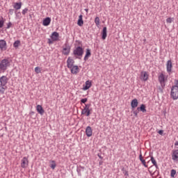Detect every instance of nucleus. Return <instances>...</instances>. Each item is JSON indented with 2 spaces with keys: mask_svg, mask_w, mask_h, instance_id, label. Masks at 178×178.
<instances>
[{
  "mask_svg": "<svg viewBox=\"0 0 178 178\" xmlns=\"http://www.w3.org/2000/svg\"><path fill=\"white\" fill-rule=\"evenodd\" d=\"M26 166H29V159H27V157H24L22 159L21 168L24 169Z\"/></svg>",
  "mask_w": 178,
  "mask_h": 178,
  "instance_id": "1a4fd4ad",
  "label": "nucleus"
},
{
  "mask_svg": "<svg viewBox=\"0 0 178 178\" xmlns=\"http://www.w3.org/2000/svg\"><path fill=\"white\" fill-rule=\"evenodd\" d=\"M8 88V86L6 85H2L0 83V92L1 94H5V90Z\"/></svg>",
  "mask_w": 178,
  "mask_h": 178,
  "instance_id": "a878e982",
  "label": "nucleus"
},
{
  "mask_svg": "<svg viewBox=\"0 0 178 178\" xmlns=\"http://www.w3.org/2000/svg\"><path fill=\"white\" fill-rule=\"evenodd\" d=\"M11 26H12V22H8L7 24L6 29H10Z\"/></svg>",
  "mask_w": 178,
  "mask_h": 178,
  "instance_id": "79ce46f5",
  "label": "nucleus"
},
{
  "mask_svg": "<svg viewBox=\"0 0 178 178\" xmlns=\"http://www.w3.org/2000/svg\"><path fill=\"white\" fill-rule=\"evenodd\" d=\"M81 169H84V167L81 166Z\"/></svg>",
  "mask_w": 178,
  "mask_h": 178,
  "instance_id": "864d4df0",
  "label": "nucleus"
},
{
  "mask_svg": "<svg viewBox=\"0 0 178 178\" xmlns=\"http://www.w3.org/2000/svg\"><path fill=\"white\" fill-rule=\"evenodd\" d=\"M150 161L153 163L154 166H155V168H156V169H158V163H156V161L155 160V159L154 158L153 156H151Z\"/></svg>",
  "mask_w": 178,
  "mask_h": 178,
  "instance_id": "bb28decb",
  "label": "nucleus"
},
{
  "mask_svg": "<svg viewBox=\"0 0 178 178\" xmlns=\"http://www.w3.org/2000/svg\"><path fill=\"white\" fill-rule=\"evenodd\" d=\"M97 156L99 158V159H104V157H102L99 154H97Z\"/></svg>",
  "mask_w": 178,
  "mask_h": 178,
  "instance_id": "c03bdc74",
  "label": "nucleus"
},
{
  "mask_svg": "<svg viewBox=\"0 0 178 178\" xmlns=\"http://www.w3.org/2000/svg\"><path fill=\"white\" fill-rule=\"evenodd\" d=\"M175 145H178V141L175 142Z\"/></svg>",
  "mask_w": 178,
  "mask_h": 178,
  "instance_id": "8fccbe9b",
  "label": "nucleus"
},
{
  "mask_svg": "<svg viewBox=\"0 0 178 178\" xmlns=\"http://www.w3.org/2000/svg\"><path fill=\"white\" fill-rule=\"evenodd\" d=\"M2 20H0V29H2L3 27V23H5V21H3V17H1Z\"/></svg>",
  "mask_w": 178,
  "mask_h": 178,
  "instance_id": "c9c22d12",
  "label": "nucleus"
},
{
  "mask_svg": "<svg viewBox=\"0 0 178 178\" xmlns=\"http://www.w3.org/2000/svg\"><path fill=\"white\" fill-rule=\"evenodd\" d=\"M122 172H123L124 176H126V178H127V177L129 176V171L124 170V168H123L122 169Z\"/></svg>",
  "mask_w": 178,
  "mask_h": 178,
  "instance_id": "72a5a7b5",
  "label": "nucleus"
},
{
  "mask_svg": "<svg viewBox=\"0 0 178 178\" xmlns=\"http://www.w3.org/2000/svg\"><path fill=\"white\" fill-rule=\"evenodd\" d=\"M175 20V18H172V17H168L167 19H166V22L167 23H172V22Z\"/></svg>",
  "mask_w": 178,
  "mask_h": 178,
  "instance_id": "e433bc0d",
  "label": "nucleus"
},
{
  "mask_svg": "<svg viewBox=\"0 0 178 178\" xmlns=\"http://www.w3.org/2000/svg\"><path fill=\"white\" fill-rule=\"evenodd\" d=\"M86 12H88V9L86 8L85 9Z\"/></svg>",
  "mask_w": 178,
  "mask_h": 178,
  "instance_id": "3c124183",
  "label": "nucleus"
},
{
  "mask_svg": "<svg viewBox=\"0 0 178 178\" xmlns=\"http://www.w3.org/2000/svg\"><path fill=\"white\" fill-rule=\"evenodd\" d=\"M87 101H88V99L87 98L82 99L81 100V104H86V102H87Z\"/></svg>",
  "mask_w": 178,
  "mask_h": 178,
  "instance_id": "ea45409f",
  "label": "nucleus"
},
{
  "mask_svg": "<svg viewBox=\"0 0 178 178\" xmlns=\"http://www.w3.org/2000/svg\"><path fill=\"white\" fill-rule=\"evenodd\" d=\"M140 112V110H138V108H137L136 110L134 111L133 113L135 116V118H138V113Z\"/></svg>",
  "mask_w": 178,
  "mask_h": 178,
  "instance_id": "2f4dec72",
  "label": "nucleus"
},
{
  "mask_svg": "<svg viewBox=\"0 0 178 178\" xmlns=\"http://www.w3.org/2000/svg\"><path fill=\"white\" fill-rule=\"evenodd\" d=\"M19 45H20V40H16L13 44L14 48H17Z\"/></svg>",
  "mask_w": 178,
  "mask_h": 178,
  "instance_id": "7c9ffc66",
  "label": "nucleus"
},
{
  "mask_svg": "<svg viewBox=\"0 0 178 178\" xmlns=\"http://www.w3.org/2000/svg\"><path fill=\"white\" fill-rule=\"evenodd\" d=\"M159 81L162 87V88H160V90L161 91V92H163V88L165 86V75L163 74V73L160 74V75L159 76Z\"/></svg>",
  "mask_w": 178,
  "mask_h": 178,
  "instance_id": "39448f33",
  "label": "nucleus"
},
{
  "mask_svg": "<svg viewBox=\"0 0 178 178\" xmlns=\"http://www.w3.org/2000/svg\"><path fill=\"white\" fill-rule=\"evenodd\" d=\"M175 175H176V170H172L170 174L171 177H175Z\"/></svg>",
  "mask_w": 178,
  "mask_h": 178,
  "instance_id": "4c0bfd02",
  "label": "nucleus"
},
{
  "mask_svg": "<svg viewBox=\"0 0 178 178\" xmlns=\"http://www.w3.org/2000/svg\"><path fill=\"white\" fill-rule=\"evenodd\" d=\"M70 49H72V47L69 45V43H65L63 47L62 54L63 55H65L67 56L69 54H70Z\"/></svg>",
  "mask_w": 178,
  "mask_h": 178,
  "instance_id": "20e7f679",
  "label": "nucleus"
},
{
  "mask_svg": "<svg viewBox=\"0 0 178 178\" xmlns=\"http://www.w3.org/2000/svg\"><path fill=\"white\" fill-rule=\"evenodd\" d=\"M77 172H78V173H80V170L78 169V170H77Z\"/></svg>",
  "mask_w": 178,
  "mask_h": 178,
  "instance_id": "603ef678",
  "label": "nucleus"
},
{
  "mask_svg": "<svg viewBox=\"0 0 178 178\" xmlns=\"http://www.w3.org/2000/svg\"><path fill=\"white\" fill-rule=\"evenodd\" d=\"M175 86H177V87H178V80L177 79L175 80Z\"/></svg>",
  "mask_w": 178,
  "mask_h": 178,
  "instance_id": "49530a36",
  "label": "nucleus"
},
{
  "mask_svg": "<svg viewBox=\"0 0 178 178\" xmlns=\"http://www.w3.org/2000/svg\"><path fill=\"white\" fill-rule=\"evenodd\" d=\"M131 106L132 111H134V108L138 106V100H137V99H134L131 102Z\"/></svg>",
  "mask_w": 178,
  "mask_h": 178,
  "instance_id": "ddd939ff",
  "label": "nucleus"
},
{
  "mask_svg": "<svg viewBox=\"0 0 178 178\" xmlns=\"http://www.w3.org/2000/svg\"><path fill=\"white\" fill-rule=\"evenodd\" d=\"M43 26H49V24H51V17H47L45 19H43V22H42Z\"/></svg>",
  "mask_w": 178,
  "mask_h": 178,
  "instance_id": "f3484780",
  "label": "nucleus"
},
{
  "mask_svg": "<svg viewBox=\"0 0 178 178\" xmlns=\"http://www.w3.org/2000/svg\"><path fill=\"white\" fill-rule=\"evenodd\" d=\"M83 54H84V49L80 46H78L73 51V55H74V56H83Z\"/></svg>",
  "mask_w": 178,
  "mask_h": 178,
  "instance_id": "7ed1b4c3",
  "label": "nucleus"
},
{
  "mask_svg": "<svg viewBox=\"0 0 178 178\" xmlns=\"http://www.w3.org/2000/svg\"><path fill=\"white\" fill-rule=\"evenodd\" d=\"M50 168L53 169V170L56 168V163L55 161H51V164L50 165Z\"/></svg>",
  "mask_w": 178,
  "mask_h": 178,
  "instance_id": "c756f323",
  "label": "nucleus"
},
{
  "mask_svg": "<svg viewBox=\"0 0 178 178\" xmlns=\"http://www.w3.org/2000/svg\"><path fill=\"white\" fill-rule=\"evenodd\" d=\"M0 49L1 51H6L8 46L5 40H0Z\"/></svg>",
  "mask_w": 178,
  "mask_h": 178,
  "instance_id": "423d86ee",
  "label": "nucleus"
},
{
  "mask_svg": "<svg viewBox=\"0 0 178 178\" xmlns=\"http://www.w3.org/2000/svg\"><path fill=\"white\" fill-rule=\"evenodd\" d=\"M74 60L72 59L71 57H68L67 60V67H68V69H72V67L74 66Z\"/></svg>",
  "mask_w": 178,
  "mask_h": 178,
  "instance_id": "6e6552de",
  "label": "nucleus"
},
{
  "mask_svg": "<svg viewBox=\"0 0 178 178\" xmlns=\"http://www.w3.org/2000/svg\"><path fill=\"white\" fill-rule=\"evenodd\" d=\"M140 79L143 81H147L148 80V74L147 72H141Z\"/></svg>",
  "mask_w": 178,
  "mask_h": 178,
  "instance_id": "f8f14e48",
  "label": "nucleus"
},
{
  "mask_svg": "<svg viewBox=\"0 0 178 178\" xmlns=\"http://www.w3.org/2000/svg\"><path fill=\"white\" fill-rule=\"evenodd\" d=\"M10 66V62L8 58H4L0 62V70L5 72Z\"/></svg>",
  "mask_w": 178,
  "mask_h": 178,
  "instance_id": "f257e3e1",
  "label": "nucleus"
},
{
  "mask_svg": "<svg viewBox=\"0 0 178 178\" xmlns=\"http://www.w3.org/2000/svg\"><path fill=\"white\" fill-rule=\"evenodd\" d=\"M48 42L49 44H54V41L51 40V39H49Z\"/></svg>",
  "mask_w": 178,
  "mask_h": 178,
  "instance_id": "a18cd8bd",
  "label": "nucleus"
},
{
  "mask_svg": "<svg viewBox=\"0 0 178 178\" xmlns=\"http://www.w3.org/2000/svg\"><path fill=\"white\" fill-rule=\"evenodd\" d=\"M172 159L175 162H178V149L172 150Z\"/></svg>",
  "mask_w": 178,
  "mask_h": 178,
  "instance_id": "9b49d317",
  "label": "nucleus"
},
{
  "mask_svg": "<svg viewBox=\"0 0 178 178\" xmlns=\"http://www.w3.org/2000/svg\"><path fill=\"white\" fill-rule=\"evenodd\" d=\"M22 2L15 3L13 8H15L16 10H19V9H22Z\"/></svg>",
  "mask_w": 178,
  "mask_h": 178,
  "instance_id": "393cba45",
  "label": "nucleus"
},
{
  "mask_svg": "<svg viewBox=\"0 0 178 178\" xmlns=\"http://www.w3.org/2000/svg\"><path fill=\"white\" fill-rule=\"evenodd\" d=\"M77 24L80 27H83V25L84 24V21L83 20V15H79Z\"/></svg>",
  "mask_w": 178,
  "mask_h": 178,
  "instance_id": "6ab92c4d",
  "label": "nucleus"
},
{
  "mask_svg": "<svg viewBox=\"0 0 178 178\" xmlns=\"http://www.w3.org/2000/svg\"><path fill=\"white\" fill-rule=\"evenodd\" d=\"M107 35L106 27L104 26L102 31V40H106Z\"/></svg>",
  "mask_w": 178,
  "mask_h": 178,
  "instance_id": "a211bd4d",
  "label": "nucleus"
},
{
  "mask_svg": "<svg viewBox=\"0 0 178 178\" xmlns=\"http://www.w3.org/2000/svg\"><path fill=\"white\" fill-rule=\"evenodd\" d=\"M27 12H29V8H26L22 10V15H26V13H27Z\"/></svg>",
  "mask_w": 178,
  "mask_h": 178,
  "instance_id": "58836bf2",
  "label": "nucleus"
},
{
  "mask_svg": "<svg viewBox=\"0 0 178 178\" xmlns=\"http://www.w3.org/2000/svg\"><path fill=\"white\" fill-rule=\"evenodd\" d=\"M99 17H96L95 19V23L96 24V26H99Z\"/></svg>",
  "mask_w": 178,
  "mask_h": 178,
  "instance_id": "473e14b6",
  "label": "nucleus"
},
{
  "mask_svg": "<svg viewBox=\"0 0 178 178\" xmlns=\"http://www.w3.org/2000/svg\"><path fill=\"white\" fill-rule=\"evenodd\" d=\"M36 111H37V112H38V113H40V115H44V113H45V111L42 108V106H41L40 104L37 105Z\"/></svg>",
  "mask_w": 178,
  "mask_h": 178,
  "instance_id": "4468645a",
  "label": "nucleus"
},
{
  "mask_svg": "<svg viewBox=\"0 0 178 178\" xmlns=\"http://www.w3.org/2000/svg\"><path fill=\"white\" fill-rule=\"evenodd\" d=\"M81 115H86V116H90L91 115V111L86 110V111H81Z\"/></svg>",
  "mask_w": 178,
  "mask_h": 178,
  "instance_id": "cd10ccee",
  "label": "nucleus"
},
{
  "mask_svg": "<svg viewBox=\"0 0 178 178\" xmlns=\"http://www.w3.org/2000/svg\"><path fill=\"white\" fill-rule=\"evenodd\" d=\"M102 163H104V161H100L99 162V166H101V165H102Z\"/></svg>",
  "mask_w": 178,
  "mask_h": 178,
  "instance_id": "de8ad7c7",
  "label": "nucleus"
},
{
  "mask_svg": "<svg viewBox=\"0 0 178 178\" xmlns=\"http://www.w3.org/2000/svg\"><path fill=\"white\" fill-rule=\"evenodd\" d=\"M91 86H92L91 81H90L89 80L86 81V86H83V90L84 91H87V90H88V89H90L91 88Z\"/></svg>",
  "mask_w": 178,
  "mask_h": 178,
  "instance_id": "aec40b11",
  "label": "nucleus"
},
{
  "mask_svg": "<svg viewBox=\"0 0 178 178\" xmlns=\"http://www.w3.org/2000/svg\"><path fill=\"white\" fill-rule=\"evenodd\" d=\"M170 97L174 100L177 99L178 98V86H172Z\"/></svg>",
  "mask_w": 178,
  "mask_h": 178,
  "instance_id": "f03ea898",
  "label": "nucleus"
},
{
  "mask_svg": "<svg viewBox=\"0 0 178 178\" xmlns=\"http://www.w3.org/2000/svg\"><path fill=\"white\" fill-rule=\"evenodd\" d=\"M158 134H160V136H163V130H159Z\"/></svg>",
  "mask_w": 178,
  "mask_h": 178,
  "instance_id": "37998d69",
  "label": "nucleus"
},
{
  "mask_svg": "<svg viewBox=\"0 0 178 178\" xmlns=\"http://www.w3.org/2000/svg\"><path fill=\"white\" fill-rule=\"evenodd\" d=\"M12 10H12V9H10V10H9V12H12Z\"/></svg>",
  "mask_w": 178,
  "mask_h": 178,
  "instance_id": "5fc2aeb1",
  "label": "nucleus"
},
{
  "mask_svg": "<svg viewBox=\"0 0 178 178\" xmlns=\"http://www.w3.org/2000/svg\"><path fill=\"white\" fill-rule=\"evenodd\" d=\"M51 37L53 41H58V38H59V33L58 32H53Z\"/></svg>",
  "mask_w": 178,
  "mask_h": 178,
  "instance_id": "412c9836",
  "label": "nucleus"
},
{
  "mask_svg": "<svg viewBox=\"0 0 178 178\" xmlns=\"http://www.w3.org/2000/svg\"><path fill=\"white\" fill-rule=\"evenodd\" d=\"M86 134L87 137H91V136H92V129L91 127L88 126L86 127Z\"/></svg>",
  "mask_w": 178,
  "mask_h": 178,
  "instance_id": "2eb2a0df",
  "label": "nucleus"
},
{
  "mask_svg": "<svg viewBox=\"0 0 178 178\" xmlns=\"http://www.w3.org/2000/svg\"><path fill=\"white\" fill-rule=\"evenodd\" d=\"M173 67V65L172 63V60H169L167 61L166 64V68H167V72L169 74H172V68Z\"/></svg>",
  "mask_w": 178,
  "mask_h": 178,
  "instance_id": "0eeeda50",
  "label": "nucleus"
},
{
  "mask_svg": "<svg viewBox=\"0 0 178 178\" xmlns=\"http://www.w3.org/2000/svg\"><path fill=\"white\" fill-rule=\"evenodd\" d=\"M16 13V17H20V16H22V13L20 12H17V13Z\"/></svg>",
  "mask_w": 178,
  "mask_h": 178,
  "instance_id": "a19ab883",
  "label": "nucleus"
},
{
  "mask_svg": "<svg viewBox=\"0 0 178 178\" xmlns=\"http://www.w3.org/2000/svg\"><path fill=\"white\" fill-rule=\"evenodd\" d=\"M145 108V104H141L140 107H138V109L139 111L143 112V113H145L147 112V109Z\"/></svg>",
  "mask_w": 178,
  "mask_h": 178,
  "instance_id": "b1692460",
  "label": "nucleus"
},
{
  "mask_svg": "<svg viewBox=\"0 0 178 178\" xmlns=\"http://www.w3.org/2000/svg\"><path fill=\"white\" fill-rule=\"evenodd\" d=\"M90 106H91V104H85V107L82 109L81 112H86V111L90 110Z\"/></svg>",
  "mask_w": 178,
  "mask_h": 178,
  "instance_id": "c85d7f7f",
  "label": "nucleus"
},
{
  "mask_svg": "<svg viewBox=\"0 0 178 178\" xmlns=\"http://www.w3.org/2000/svg\"><path fill=\"white\" fill-rule=\"evenodd\" d=\"M146 41H147V39H144V40H143V42H144L143 44H144V45H145Z\"/></svg>",
  "mask_w": 178,
  "mask_h": 178,
  "instance_id": "09e8293b",
  "label": "nucleus"
},
{
  "mask_svg": "<svg viewBox=\"0 0 178 178\" xmlns=\"http://www.w3.org/2000/svg\"><path fill=\"white\" fill-rule=\"evenodd\" d=\"M72 74H77L79 73V66L74 65L72 68H70Z\"/></svg>",
  "mask_w": 178,
  "mask_h": 178,
  "instance_id": "dca6fc26",
  "label": "nucleus"
},
{
  "mask_svg": "<svg viewBox=\"0 0 178 178\" xmlns=\"http://www.w3.org/2000/svg\"><path fill=\"white\" fill-rule=\"evenodd\" d=\"M35 73H37V74H38L39 73H41V70H40V67H36L35 68Z\"/></svg>",
  "mask_w": 178,
  "mask_h": 178,
  "instance_id": "f704fd0d",
  "label": "nucleus"
},
{
  "mask_svg": "<svg viewBox=\"0 0 178 178\" xmlns=\"http://www.w3.org/2000/svg\"><path fill=\"white\" fill-rule=\"evenodd\" d=\"M139 159L145 168H148V165H147V162H145V160L143 158V154L141 153L139 155Z\"/></svg>",
  "mask_w": 178,
  "mask_h": 178,
  "instance_id": "5701e85b",
  "label": "nucleus"
},
{
  "mask_svg": "<svg viewBox=\"0 0 178 178\" xmlns=\"http://www.w3.org/2000/svg\"><path fill=\"white\" fill-rule=\"evenodd\" d=\"M90 56H91V49H86V55L84 57V60H88V58H90Z\"/></svg>",
  "mask_w": 178,
  "mask_h": 178,
  "instance_id": "4be33fe9",
  "label": "nucleus"
},
{
  "mask_svg": "<svg viewBox=\"0 0 178 178\" xmlns=\"http://www.w3.org/2000/svg\"><path fill=\"white\" fill-rule=\"evenodd\" d=\"M8 80L9 79H8V76H2L0 77V84L3 86H6V84H8Z\"/></svg>",
  "mask_w": 178,
  "mask_h": 178,
  "instance_id": "9d476101",
  "label": "nucleus"
}]
</instances>
